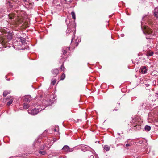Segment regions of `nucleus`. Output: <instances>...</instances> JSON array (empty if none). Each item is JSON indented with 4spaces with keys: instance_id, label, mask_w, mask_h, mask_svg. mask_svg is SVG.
<instances>
[{
    "instance_id": "nucleus-14",
    "label": "nucleus",
    "mask_w": 158,
    "mask_h": 158,
    "mask_svg": "<svg viewBox=\"0 0 158 158\" xmlns=\"http://www.w3.org/2000/svg\"><path fill=\"white\" fill-rule=\"evenodd\" d=\"M143 109L148 110L149 108V105L146 104V103H143L141 106Z\"/></svg>"
},
{
    "instance_id": "nucleus-32",
    "label": "nucleus",
    "mask_w": 158,
    "mask_h": 158,
    "mask_svg": "<svg viewBox=\"0 0 158 158\" xmlns=\"http://www.w3.org/2000/svg\"><path fill=\"white\" fill-rule=\"evenodd\" d=\"M120 36L121 37H123L124 36V35L123 34H122L120 35Z\"/></svg>"
},
{
    "instance_id": "nucleus-40",
    "label": "nucleus",
    "mask_w": 158,
    "mask_h": 158,
    "mask_svg": "<svg viewBox=\"0 0 158 158\" xmlns=\"http://www.w3.org/2000/svg\"><path fill=\"white\" fill-rule=\"evenodd\" d=\"M75 44H77L76 46H77L78 44V43L77 42H76Z\"/></svg>"
},
{
    "instance_id": "nucleus-9",
    "label": "nucleus",
    "mask_w": 158,
    "mask_h": 158,
    "mask_svg": "<svg viewBox=\"0 0 158 158\" xmlns=\"http://www.w3.org/2000/svg\"><path fill=\"white\" fill-rule=\"evenodd\" d=\"M41 141L42 139L40 138H38L37 139H36L33 144L35 147L38 148V146H40Z\"/></svg>"
},
{
    "instance_id": "nucleus-34",
    "label": "nucleus",
    "mask_w": 158,
    "mask_h": 158,
    "mask_svg": "<svg viewBox=\"0 0 158 158\" xmlns=\"http://www.w3.org/2000/svg\"><path fill=\"white\" fill-rule=\"evenodd\" d=\"M89 158H94V156L93 155L90 156Z\"/></svg>"
},
{
    "instance_id": "nucleus-45",
    "label": "nucleus",
    "mask_w": 158,
    "mask_h": 158,
    "mask_svg": "<svg viewBox=\"0 0 158 158\" xmlns=\"http://www.w3.org/2000/svg\"><path fill=\"white\" fill-rule=\"evenodd\" d=\"M118 104L119 105H120V103L119 102L118 103Z\"/></svg>"
},
{
    "instance_id": "nucleus-6",
    "label": "nucleus",
    "mask_w": 158,
    "mask_h": 158,
    "mask_svg": "<svg viewBox=\"0 0 158 158\" xmlns=\"http://www.w3.org/2000/svg\"><path fill=\"white\" fill-rule=\"evenodd\" d=\"M8 17L10 19H13V24L14 25L18 24L19 23L18 21H16V18H15L13 14H9L7 15Z\"/></svg>"
},
{
    "instance_id": "nucleus-3",
    "label": "nucleus",
    "mask_w": 158,
    "mask_h": 158,
    "mask_svg": "<svg viewBox=\"0 0 158 158\" xmlns=\"http://www.w3.org/2000/svg\"><path fill=\"white\" fill-rule=\"evenodd\" d=\"M143 31L146 35L147 39L152 38L156 36V32L153 31L148 26H145L144 29Z\"/></svg>"
},
{
    "instance_id": "nucleus-2",
    "label": "nucleus",
    "mask_w": 158,
    "mask_h": 158,
    "mask_svg": "<svg viewBox=\"0 0 158 158\" xmlns=\"http://www.w3.org/2000/svg\"><path fill=\"white\" fill-rule=\"evenodd\" d=\"M27 44L25 38L20 37L16 40H15L13 42V47L15 49L17 50H23L25 49V45Z\"/></svg>"
},
{
    "instance_id": "nucleus-8",
    "label": "nucleus",
    "mask_w": 158,
    "mask_h": 158,
    "mask_svg": "<svg viewBox=\"0 0 158 158\" xmlns=\"http://www.w3.org/2000/svg\"><path fill=\"white\" fill-rule=\"evenodd\" d=\"M149 98L152 101H155L158 99V93L150 95L149 97Z\"/></svg>"
},
{
    "instance_id": "nucleus-36",
    "label": "nucleus",
    "mask_w": 158,
    "mask_h": 158,
    "mask_svg": "<svg viewBox=\"0 0 158 158\" xmlns=\"http://www.w3.org/2000/svg\"><path fill=\"white\" fill-rule=\"evenodd\" d=\"M145 85H146V86H147H147H149V84H145Z\"/></svg>"
},
{
    "instance_id": "nucleus-31",
    "label": "nucleus",
    "mask_w": 158,
    "mask_h": 158,
    "mask_svg": "<svg viewBox=\"0 0 158 158\" xmlns=\"http://www.w3.org/2000/svg\"><path fill=\"white\" fill-rule=\"evenodd\" d=\"M29 7H30L31 8V6H33V4L32 3H29Z\"/></svg>"
},
{
    "instance_id": "nucleus-19",
    "label": "nucleus",
    "mask_w": 158,
    "mask_h": 158,
    "mask_svg": "<svg viewBox=\"0 0 158 158\" xmlns=\"http://www.w3.org/2000/svg\"><path fill=\"white\" fill-rule=\"evenodd\" d=\"M11 92V91L6 90L4 91L3 95L4 97H6L7 95L9 94Z\"/></svg>"
},
{
    "instance_id": "nucleus-35",
    "label": "nucleus",
    "mask_w": 158,
    "mask_h": 158,
    "mask_svg": "<svg viewBox=\"0 0 158 158\" xmlns=\"http://www.w3.org/2000/svg\"><path fill=\"white\" fill-rule=\"evenodd\" d=\"M10 96H8L6 98L7 99H10Z\"/></svg>"
},
{
    "instance_id": "nucleus-46",
    "label": "nucleus",
    "mask_w": 158,
    "mask_h": 158,
    "mask_svg": "<svg viewBox=\"0 0 158 158\" xmlns=\"http://www.w3.org/2000/svg\"><path fill=\"white\" fill-rule=\"evenodd\" d=\"M6 23H8V22L7 21H6Z\"/></svg>"
},
{
    "instance_id": "nucleus-1",
    "label": "nucleus",
    "mask_w": 158,
    "mask_h": 158,
    "mask_svg": "<svg viewBox=\"0 0 158 158\" xmlns=\"http://www.w3.org/2000/svg\"><path fill=\"white\" fill-rule=\"evenodd\" d=\"M50 104L49 101L44 100L42 101L39 102H34L32 104V106L34 107L31 110L28 111V113L32 115H35L44 109L46 106H49Z\"/></svg>"
},
{
    "instance_id": "nucleus-13",
    "label": "nucleus",
    "mask_w": 158,
    "mask_h": 158,
    "mask_svg": "<svg viewBox=\"0 0 158 158\" xmlns=\"http://www.w3.org/2000/svg\"><path fill=\"white\" fill-rule=\"evenodd\" d=\"M23 100L26 102H29L31 100V97L29 95H25L23 98Z\"/></svg>"
},
{
    "instance_id": "nucleus-52",
    "label": "nucleus",
    "mask_w": 158,
    "mask_h": 158,
    "mask_svg": "<svg viewBox=\"0 0 158 158\" xmlns=\"http://www.w3.org/2000/svg\"><path fill=\"white\" fill-rule=\"evenodd\" d=\"M157 46H158L157 47H158V44Z\"/></svg>"
},
{
    "instance_id": "nucleus-28",
    "label": "nucleus",
    "mask_w": 158,
    "mask_h": 158,
    "mask_svg": "<svg viewBox=\"0 0 158 158\" xmlns=\"http://www.w3.org/2000/svg\"><path fill=\"white\" fill-rule=\"evenodd\" d=\"M64 65L63 64H62V65L61 66V69L62 70H63L64 71Z\"/></svg>"
},
{
    "instance_id": "nucleus-51",
    "label": "nucleus",
    "mask_w": 158,
    "mask_h": 158,
    "mask_svg": "<svg viewBox=\"0 0 158 158\" xmlns=\"http://www.w3.org/2000/svg\"><path fill=\"white\" fill-rule=\"evenodd\" d=\"M143 17L142 19H143Z\"/></svg>"
},
{
    "instance_id": "nucleus-7",
    "label": "nucleus",
    "mask_w": 158,
    "mask_h": 158,
    "mask_svg": "<svg viewBox=\"0 0 158 158\" xmlns=\"http://www.w3.org/2000/svg\"><path fill=\"white\" fill-rule=\"evenodd\" d=\"M68 28L66 31V35H68L69 34H70L71 35H72V40H72L71 42H72L75 37V31H74V32L70 31V30L69 29V26H68Z\"/></svg>"
},
{
    "instance_id": "nucleus-41",
    "label": "nucleus",
    "mask_w": 158,
    "mask_h": 158,
    "mask_svg": "<svg viewBox=\"0 0 158 158\" xmlns=\"http://www.w3.org/2000/svg\"><path fill=\"white\" fill-rule=\"evenodd\" d=\"M51 141L50 140V139L48 140V142H49Z\"/></svg>"
},
{
    "instance_id": "nucleus-22",
    "label": "nucleus",
    "mask_w": 158,
    "mask_h": 158,
    "mask_svg": "<svg viewBox=\"0 0 158 158\" xmlns=\"http://www.w3.org/2000/svg\"><path fill=\"white\" fill-rule=\"evenodd\" d=\"M71 15L72 18L74 20L76 19V15L75 14L74 11H73L71 13Z\"/></svg>"
},
{
    "instance_id": "nucleus-39",
    "label": "nucleus",
    "mask_w": 158,
    "mask_h": 158,
    "mask_svg": "<svg viewBox=\"0 0 158 158\" xmlns=\"http://www.w3.org/2000/svg\"><path fill=\"white\" fill-rule=\"evenodd\" d=\"M129 140H127L126 141V142H125V143H126V142H127V143L129 142Z\"/></svg>"
},
{
    "instance_id": "nucleus-4",
    "label": "nucleus",
    "mask_w": 158,
    "mask_h": 158,
    "mask_svg": "<svg viewBox=\"0 0 158 158\" xmlns=\"http://www.w3.org/2000/svg\"><path fill=\"white\" fill-rule=\"evenodd\" d=\"M132 122H131L132 126L134 127V129L139 130L141 129L140 122H139L137 117H135L133 118L132 117Z\"/></svg>"
},
{
    "instance_id": "nucleus-21",
    "label": "nucleus",
    "mask_w": 158,
    "mask_h": 158,
    "mask_svg": "<svg viewBox=\"0 0 158 158\" xmlns=\"http://www.w3.org/2000/svg\"><path fill=\"white\" fill-rule=\"evenodd\" d=\"M151 129V127L148 125H146L145 127V130L146 131H149Z\"/></svg>"
},
{
    "instance_id": "nucleus-26",
    "label": "nucleus",
    "mask_w": 158,
    "mask_h": 158,
    "mask_svg": "<svg viewBox=\"0 0 158 158\" xmlns=\"http://www.w3.org/2000/svg\"><path fill=\"white\" fill-rule=\"evenodd\" d=\"M56 82V80H53V79L52 80L51 84L54 85Z\"/></svg>"
},
{
    "instance_id": "nucleus-27",
    "label": "nucleus",
    "mask_w": 158,
    "mask_h": 158,
    "mask_svg": "<svg viewBox=\"0 0 158 158\" xmlns=\"http://www.w3.org/2000/svg\"><path fill=\"white\" fill-rule=\"evenodd\" d=\"M153 54V53L152 52H150L148 53V56H152Z\"/></svg>"
},
{
    "instance_id": "nucleus-24",
    "label": "nucleus",
    "mask_w": 158,
    "mask_h": 158,
    "mask_svg": "<svg viewBox=\"0 0 158 158\" xmlns=\"http://www.w3.org/2000/svg\"><path fill=\"white\" fill-rule=\"evenodd\" d=\"M13 99H10L9 102L7 103V105L8 106H9L11 105L13 102Z\"/></svg>"
},
{
    "instance_id": "nucleus-29",
    "label": "nucleus",
    "mask_w": 158,
    "mask_h": 158,
    "mask_svg": "<svg viewBox=\"0 0 158 158\" xmlns=\"http://www.w3.org/2000/svg\"><path fill=\"white\" fill-rule=\"evenodd\" d=\"M132 144L131 143H127L126 144V147H128V146H131Z\"/></svg>"
},
{
    "instance_id": "nucleus-18",
    "label": "nucleus",
    "mask_w": 158,
    "mask_h": 158,
    "mask_svg": "<svg viewBox=\"0 0 158 158\" xmlns=\"http://www.w3.org/2000/svg\"><path fill=\"white\" fill-rule=\"evenodd\" d=\"M103 148V149L106 151H108L110 150V146H109L107 145H106L104 146Z\"/></svg>"
},
{
    "instance_id": "nucleus-49",
    "label": "nucleus",
    "mask_w": 158,
    "mask_h": 158,
    "mask_svg": "<svg viewBox=\"0 0 158 158\" xmlns=\"http://www.w3.org/2000/svg\"><path fill=\"white\" fill-rule=\"evenodd\" d=\"M54 97V96H53V98H54V99L55 98Z\"/></svg>"
},
{
    "instance_id": "nucleus-16",
    "label": "nucleus",
    "mask_w": 158,
    "mask_h": 158,
    "mask_svg": "<svg viewBox=\"0 0 158 158\" xmlns=\"http://www.w3.org/2000/svg\"><path fill=\"white\" fill-rule=\"evenodd\" d=\"M52 74L55 76H56L58 74L59 70L57 69H53L51 71Z\"/></svg>"
},
{
    "instance_id": "nucleus-17",
    "label": "nucleus",
    "mask_w": 158,
    "mask_h": 158,
    "mask_svg": "<svg viewBox=\"0 0 158 158\" xmlns=\"http://www.w3.org/2000/svg\"><path fill=\"white\" fill-rule=\"evenodd\" d=\"M154 15L156 18H158V7L156 8L155 9Z\"/></svg>"
},
{
    "instance_id": "nucleus-15",
    "label": "nucleus",
    "mask_w": 158,
    "mask_h": 158,
    "mask_svg": "<svg viewBox=\"0 0 158 158\" xmlns=\"http://www.w3.org/2000/svg\"><path fill=\"white\" fill-rule=\"evenodd\" d=\"M67 49H68V50H69L70 49V47H64L63 48L62 52L63 55H65L66 53Z\"/></svg>"
},
{
    "instance_id": "nucleus-12",
    "label": "nucleus",
    "mask_w": 158,
    "mask_h": 158,
    "mask_svg": "<svg viewBox=\"0 0 158 158\" xmlns=\"http://www.w3.org/2000/svg\"><path fill=\"white\" fill-rule=\"evenodd\" d=\"M147 67L145 66H142L140 69V71L142 74H145L147 71Z\"/></svg>"
},
{
    "instance_id": "nucleus-25",
    "label": "nucleus",
    "mask_w": 158,
    "mask_h": 158,
    "mask_svg": "<svg viewBox=\"0 0 158 158\" xmlns=\"http://www.w3.org/2000/svg\"><path fill=\"white\" fill-rule=\"evenodd\" d=\"M65 74L64 73L61 76V80H63L65 78Z\"/></svg>"
},
{
    "instance_id": "nucleus-11",
    "label": "nucleus",
    "mask_w": 158,
    "mask_h": 158,
    "mask_svg": "<svg viewBox=\"0 0 158 158\" xmlns=\"http://www.w3.org/2000/svg\"><path fill=\"white\" fill-rule=\"evenodd\" d=\"M9 11V9L6 7H3L0 9V12L1 14L8 15V12Z\"/></svg>"
},
{
    "instance_id": "nucleus-37",
    "label": "nucleus",
    "mask_w": 158,
    "mask_h": 158,
    "mask_svg": "<svg viewBox=\"0 0 158 158\" xmlns=\"http://www.w3.org/2000/svg\"><path fill=\"white\" fill-rule=\"evenodd\" d=\"M54 130H55V131H57V129H56V128Z\"/></svg>"
},
{
    "instance_id": "nucleus-20",
    "label": "nucleus",
    "mask_w": 158,
    "mask_h": 158,
    "mask_svg": "<svg viewBox=\"0 0 158 158\" xmlns=\"http://www.w3.org/2000/svg\"><path fill=\"white\" fill-rule=\"evenodd\" d=\"M30 107V105L29 104L24 103L23 104V108L25 109H28Z\"/></svg>"
},
{
    "instance_id": "nucleus-23",
    "label": "nucleus",
    "mask_w": 158,
    "mask_h": 158,
    "mask_svg": "<svg viewBox=\"0 0 158 158\" xmlns=\"http://www.w3.org/2000/svg\"><path fill=\"white\" fill-rule=\"evenodd\" d=\"M38 152L42 155H44L46 154V152L45 151L40 150Z\"/></svg>"
},
{
    "instance_id": "nucleus-10",
    "label": "nucleus",
    "mask_w": 158,
    "mask_h": 158,
    "mask_svg": "<svg viewBox=\"0 0 158 158\" xmlns=\"http://www.w3.org/2000/svg\"><path fill=\"white\" fill-rule=\"evenodd\" d=\"M62 150L65 152H70L73 151L72 148L70 149V148L67 145L64 146L62 148Z\"/></svg>"
},
{
    "instance_id": "nucleus-48",
    "label": "nucleus",
    "mask_w": 158,
    "mask_h": 158,
    "mask_svg": "<svg viewBox=\"0 0 158 158\" xmlns=\"http://www.w3.org/2000/svg\"><path fill=\"white\" fill-rule=\"evenodd\" d=\"M77 120V122H79V121L80 120Z\"/></svg>"
},
{
    "instance_id": "nucleus-38",
    "label": "nucleus",
    "mask_w": 158,
    "mask_h": 158,
    "mask_svg": "<svg viewBox=\"0 0 158 158\" xmlns=\"http://www.w3.org/2000/svg\"><path fill=\"white\" fill-rule=\"evenodd\" d=\"M115 110V111H117V109H115L114 110H113V111L114 110Z\"/></svg>"
},
{
    "instance_id": "nucleus-42",
    "label": "nucleus",
    "mask_w": 158,
    "mask_h": 158,
    "mask_svg": "<svg viewBox=\"0 0 158 158\" xmlns=\"http://www.w3.org/2000/svg\"><path fill=\"white\" fill-rule=\"evenodd\" d=\"M12 38V36H10V39H11Z\"/></svg>"
},
{
    "instance_id": "nucleus-50",
    "label": "nucleus",
    "mask_w": 158,
    "mask_h": 158,
    "mask_svg": "<svg viewBox=\"0 0 158 158\" xmlns=\"http://www.w3.org/2000/svg\"><path fill=\"white\" fill-rule=\"evenodd\" d=\"M25 1H27V0H24Z\"/></svg>"
},
{
    "instance_id": "nucleus-5",
    "label": "nucleus",
    "mask_w": 158,
    "mask_h": 158,
    "mask_svg": "<svg viewBox=\"0 0 158 158\" xmlns=\"http://www.w3.org/2000/svg\"><path fill=\"white\" fill-rule=\"evenodd\" d=\"M17 0H6L5 2L7 5H8L10 8H13Z\"/></svg>"
},
{
    "instance_id": "nucleus-44",
    "label": "nucleus",
    "mask_w": 158,
    "mask_h": 158,
    "mask_svg": "<svg viewBox=\"0 0 158 158\" xmlns=\"http://www.w3.org/2000/svg\"><path fill=\"white\" fill-rule=\"evenodd\" d=\"M117 134H118L119 135H120V134L119 133H118Z\"/></svg>"
},
{
    "instance_id": "nucleus-43",
    "label": "nucleus",
    "mask_w": 158,
    "mask_h": 158,
    "mask_svg": "<svg viewBox=\"0 0 158 158\" xmlns=\"http://www.w3.org/2000/svg\"><path fill=\"white\" fill-rule=\"evenodd\" d=\"M7 80L9 81L10 80V79H7Z\"/></svg>"
},
{
    "instance_id": "nucleus-47",
    "label": "nucleus",
    "mask_w": 158,
    "mask_h": 158,
    "mask_svg": "<svg viewBox=\"0 0 158 158\" xmlns=\"http://www.w3.org/2000/svg\"><path fill=\"white\" fill-rule=\"evenodd\" d=\"M142 23H141V28H142Z\"/></svg>"
},
{
    "instance_id": "nucleus-30",
    "label": "nucleus",
    "mask_w": 158,
    "mask_h": 158,
    "mask_svg": "<svg viewBox=\"0 0 158 158\" xmlns=\"http://www.w3.org/2000/svg\"><path fill=\"white\" fill-rule=\"evenodd\" d=\"M44 145H44L43 147H40V148L42 150L44 149L45 147Z\"/></svg>"
},
{
    "instance_id": "nucleus-33",
    "label": "nucleus",
    "mask_w": 158,
    "mask_h": 158,
    "mask_svg": "<svg viewBox=\"0 0 158 158\" xmlns=\"http://www.w3.org/2000/svg\"><path fill=\"white\" fill-rule=\"evenodd\" d=\"M56 141V138H54L53 139V142Z\"/></svg>"
}]
</instances>
